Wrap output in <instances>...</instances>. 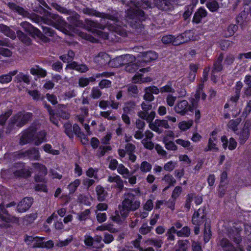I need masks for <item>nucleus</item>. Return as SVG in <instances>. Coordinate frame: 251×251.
Segmentation results:
<instances>
[{
  "label": "nucleus",
  "instance_id": "obj_58",
  "mask_svg": "<svg viewBox=\"0 0 251 251\" xmlns=\"http://www.w3.org/2000/svg\"><path fill=\"white\" fill-rule=\"evenodd\" d=\"M194 195L193 194H188L186 196V200L185 203V208L187 210L189 211L191 208V203L193 201Z\"/></svg>",
  "mask_w": 251,
  "mask_h": 251
},
{
  "label": "nucleus",
  "instance_id": "obj_64",
  "mask_svg": "<svg viewBox=\"0 0 251 251\" xmlns=\"http://www.w3.org/2000/svg\"><path fill=\"white\" fill-rule=\"evenodd\" d=\"M118 173L120 175H127L129 174L128 170L123 164H120L117 168Z\"/></svg>",
  "mask_w": 251,
  "mask_h": 251
},
{
  "label": "nucleus",
  "instance_id": "obj_57",
  "mask_svg": "<svg viewBox=\"0 0 251 251\" xmlns=\"http://www.w3.org/2000/svg\"><path fill=\"white\" fill-rule=\"evenodd\" d=\"M99 150H100V151H98V155L99 157H102L103 156L105 153L108 151H110L112 150V148L110 146H100L99 147Z\"/></svg>",
  "mask_w": 251,
  "mask_h": 251
},
{
  "label": "nucleus",
  "instance_id": "obj_14",
  "mask_svg": "<svg viewBox=\"0 0 251 251\" xmlns=\"http://www.w3.org/2000/svg\"><path fill=\"white\" fill-rule=\"evenodd\" d=\"M8 8L12 10L14 12L16 13L19 15L22 16L23 18H29L30 13L28 11L25 9L23 7L16 4L13 2H8L5 3Z\"/></svg>",
  "mask_w": 251,
  "mask_h": 251
},
{
  "label": "nucleus",
  "instance_id": "obj_5",
  "mask_svg": "<svg viewBox=\"0 0 251 251\" xmlns=\"http://www.w3.org/2000/svg\"><path fill=\"white\" fill-rule=\"evenodd\" d=\"M33 114L26 112L25 110H21L15 114L12 117L13 121L16 124V126L21 128L31 121Z\"/></svg>",
  "mask_w": 251,
  "mask_h": 251
},
{
  "label": "nucleus",
  "instance_id": "obj_4",
  "mask_svg": "<svg viewBox=\"0 0 251 251\" xmlns=\"http://www.w3.org/2000/svg\"><path fill=\"white\" fill-rule=\"evenodd\" d=\"M141 8H142L139 5V3H136L134 8L130 7L126 10V14L127 17L131 20V27L142 30L144 29V25L142 23L146 20L148 16Z\"/></svg>",
  "mask_w": 251,
  "mask_h": 251
},
{
  "label": "nucleus",
  "instance_id": "obj_36",
  "mask_svg": "<svg viewBox=\"0 0 251 251\" xmlns=\"http://www.w3.org/2000/svg\"><path fill=\"white\" fill-rule=\"evenodd\" d=\"M142 65H140V63L138 62L137 60H136V62L135 63H128L125 69L126 71L130 73H133L136 72L139 68L140 66H142Z\"/></svg>",
  "mask_w": 251,
  "mask_h": 251
},
{
  "label": "nucleus",
  "instance_id": "obj_9",
  "mask_svg": "<svg viewBox=\"0 0 251 251\" xmlns=\"http://www.w3.org/2000/svg\"><path fill=\"white\" fill-rule=\"evenodd\" d=\"M149 123V127L153 131L158 134H161L163 132V130L159 127H164L165 129L170 128L168 124V120L156 119L154 122H148Z\"/></svg>",
  "mask_w": 251,
  "mask_h": 251
},
{
  "label": "nucleus",
  "instance_id": "obj_52",
  "mask_svg": "<svg viewBox=\"0 0 251 251\" xmlns=\"http://www.w3.org/2000/svg\"><path fill=\"white\" fill-rule=\"evenodd\" d=\"M33 167L39 171V172L44 176L47 174V168L43 164L40 163H35L33 164Z\"/></svg>",
  "mask_w": 251,
  "mask_h": 251
},
{
  "label": "nucleus",
  "instance_id": "obj_41",
  "mask_svg": "<svg viewBox=\"0 0 251 251\" xmlns=\"http://www.w3.org/2000/svg\"><path fill=\"white\" fill-rule=\"evenodd\" d=\"M195 4H189L185 7V11L183 14V18L185 20L189 19L193 12Z\"/></svg>",
  "mask_w": 251,
  "mask_h": 251
},
{
  "label": "nucleus",
  "instance_id": "obj_51",
  "mask_svg": "<svg viewBox=\"0 0 251 251\" xmlns=\"http://www.w3.org/2000/svg\"><path fill=\"white\" fill-rule=\"evenodd\" d=\"M250 136V131L242 130L239 134V142L240 144H244Z\"/></svg>",
  "mask_w": 251,
  "mask_h": 251
},
{
  "label": "nucleus",
  "instance_id": "obj_34",
  "mask_svg": "<svg viewBox=\"0 0 251 251\" xmlns=\"http://www.w3.org/2000/svg\"><path fill=\"white\" fill-rule=\"evenodd\" d=\"M176 41V36L171 34L164 35L161 39V41L164 44H172L174 46H178L175 44Z\"/></svg>",
  "mask_w": 251,
  "mask_h": 251
},
{
  "label": "nucleus",
  "instance_id": "obj_35",
  "mask_svg": "<svg viewBox=\"0 0 251 251\" xmlns=\"http://www.w3.org/2000/svg\"><path fill=\"white\" fill-rule=\"evenodd\" d=\"M75 55L74 51L70 50L68 51L67 54L60 55L59 59L64 63L69 62L74 59Z\"/></svg>",
  "mask_w": 251,
  "mask_h": 251
},
{
  "label": "nucleus",
  "instance_id": "obj_40",
  "mask_svg": "<svg viewBox=\"0 0 251 251\" xmlns=\"http://www.w3.org/2000/svg\"><path fill=\"white\" fill-rule=\"evenodd\" d=\"M241 121L242 120L240 118H238L235 120H231L229 121L227 126L235 132L238 130V126L240 124Z\"/></svg>",
  "mask_w": 251,
  "mask_h": 251
},
{
  "label": "nucleus",
  "instance_id": "obj_11",
  "mask_svg": "<svg viewBox=\"0 0 251 251\" xmlns=\"http://www.w3.org/2000/svg\"><path fill=\"white\" fill-rule=\"evenodd\" d=\"M16 203L15 201L10 202L6 204L3 203L0 204V221L4 222L6 224L11 222L10 216L6 208L15 206Z\"/></svg>",
  "mask_w": 251,
  "mask_h": 251
},
{
  "label": "nucleus",
  "instance_id": "obj_42",
  "mask_svg": "<svg viewBox=\"0 0 251 251\" xmlns=\"http://www.w3.org/2000/svg\"><path fill=\"white\" fill-rule=\"evenodd\" d=\"M64 132L71 139H74L73 126L71 123H67L64 125Z\"/></svg>",
  "mask_w": 251,
  "mask_h": 251
},
{
  "label": "nucleus",
  "instance_id": "obj_16",
  "mask_svg": "<svg viewBox=\"0 0 251 251\" xmlns=\"http://www.w3.org/2000/svg\"><path fill=\"white\" fill-rule=\"evenodd\" d=\"M33 199L31 197H25L23 199L17 206V210L19 213L25 212L32 205Z\"/></svg>",
  "mask_w": 251,
  "mask_h": 251
},
{
  "label": "nucleus",
  "instance_id": "obj_12",
  "mask_svg": "<svg viewBox=\"0 0 251 251\" xmlns=\"http://www.w3.org/2000/svg\"><path fill=\"white\" fill-rule=\"evenodd\" d=\"M202 77L201 78V83L199 85L198 88L197 89L196 93L194 95V98H192L190 102L193 106L196 108L198 105V102L201 98L202 100H204V92L203 88H204V71L202 72Z\"/></svg>",
  "mask_w": 251,
  "mask_h": 251
},
{
  "label": "nucleus",
  "instance_id": "obj_28",
  "mask_svg": "<svg viewBox=\"0 0 251 251\" xmlns=\"http://www.w3.org/2000/svg\"><path fill=\"white\" fill-rule=\"evenodd\" d=\"M220 245L225 251H237V249L226 238H223L221 241Z\"/></svg>",
  "mask_w": 251,
  "mask_h": 251
},
{
  "label": "nucleus",
  "instance_id": "obj_56",
  "mask_svg": "<svg viewBox=\"0 0 251 251\" xmlns=\"http://www.w3.org/2000/svg\"><path fill=\"white\" fill-rule=\"evenodd\" d=\"M151 165L146 161H143L140 166V170L143 173L150 172L151 170Z\"/></svg>",
  "mask_w": 251,
  "mask_h": 251
},
{
  "label": "nucleus",
  "instance_id": "obj_39",
  "mask_svg": "<svg viewBox=\"0 0 251 251\" xmlns=\"http://www.w3.org/2000/svg\"><path fill=\"white\" fill-rule=\"evenodd\" d=\"M15 78L18 82H24L27 84H29L30 81L29 75L21 72L16 75Z\"/></svg>",
  "mask_w": 251,
  "mask_h": 251
},
{
  "label": "nucleus",
  "instance_id": "obj_48",
  "mask_svg": "<svg viewBox=\"0 0 251 251\" xmlns=\"http://www.w3.org/2000/svg\"><path fill=\"white\" fill-rule=\"evenodd\" d=\"M193 124V120L182 121L178 124V127L182 131H186L189 129Z\"/></svg>",
  "mask_w": 251,
  "mask_h": 251
},
{
  "label": "nucleus",
  "instance_id": "obj_3",
  "mask_svg": "<svg viewBox=\"0 0 251 251\" xmlns=\"http://www.w3.org/2000/svg\"><path fill=\"white\" fill-rule=\"evenodd\" d=\"M20 25L24 31L32 38L39 40L44 43H49L50 41V38L47 36L54 37L55 35V30L50 27L43 26V33H42L38 28L34 27L28 22H23Z\"/></svg>",
  "mask_w": 251,
  "mask_h": 251
},
{
  "label": "nucleus",
  "instance_id": "obj_33",
  "mask_svg": "<svg viewBox=\"0 0 251 251\" xmlns=\"http://www.w3.org/2000/svg\"><path fill=\"white\" fill-rule=\"evenodd\" d=\"M203 17L204 7L201 6L199 8V11L195 12L193 18L192 22L194 24H199L202 18H203Z\"/></svg>",
  "mask_w": 251,
  "mask_h": 251
},
{
  "label": "nucleus",
  "instance_id": "obj_54",
  "mask_svg": "<svg viewBox=\"0 0 251 251\" xmlns=\"http://www.w3.org/2000/svg\"><path fill=\"white\" fill-rule=\"evenodd\" d=\"M152 226H148L147 223H143L139 229V232L142 235H146L150 233L152 229Z\"/></svg>",
  "mask_w": 251,
  "mask_h": 251
},
{
  "label": "nucleus",
  "instance_id": "obj_62",
  "mask_svg": "<svg viewBox=\"0 0 251 251\" xmlns=\"http://www.w3.org/2000/svg\"><path fill=\"white\" fill-rule=\"evenodd\" d=\"M111 111H101L100 113V115L102 117L107 119L108 120H115L116 119V117L114 115L111 116Z\"/></svg>",
  "mask_w": 251,
  "mask_h": 251
},
{
  "label": "nucleus",
  "instance_id": "obj_8",
  "mask_svg": "<svg viewBox=\"0 0 251 251\" xmlns=\"http://www.w3.org/2000/svg\"><path fill=\"white\" fill-rule=\"evenodd\" d=\"M194 108L186 100L178 101L174 108L175 112L181 116L185 115L189 111L193 112Z\"/></svg>",
  "mask_w": 251,
  "mask_h": 251
},
{
  "label": "nucleus",
  "instance_id": "obj_22",
  "mask_svg": "<svg viewBox=\"0 0 251 251\" xmlns=\"http://www.w3.org/2000/svg\"><path fill=\"white\" fill-rule=\"evenodd\" d=\"M224 59L223 53H220L217 60L213 64V67L212 70V73L214 74L215 72H219L223 70V66L222 62Z\"/></svg>",
  "mask_w": 251,
  "mask_h": 251
},
{
  "label": "nucleus",
  "instance_id": "obj_1",
  "mask_svg": "<svg viewBox=\"0 0 251 251\" xmlns=\"http://www.w3.org/2000/svg\"><path fill=\"white\" fill-rule=\"evenodd\" d=\"M39 8L40 10L39 12L44 15L41 18L44 23L52 25L66 35L70 34V30L72 29L73 26L82 27L84 25V22L80 19V16L73 10L70 9V12L66 15L68 16L67 17L70 23L68 24L58 15L48 11L41 5Z\"/></svg>",
  "mask_w": 251,
  "mask_h": 251
},
{
  "label": "nucleus",
  "instance_id": "obj_53",
  "mask_svg": "<svg viewBox=\"0 0 251 251\" xmlns=\"http://www.w3.org/2000/svg\"><path fill=\"white\" fill-rule=\"evenodd\" d=\"M238 29V25L233 24H230L227 27V31L226 32V37H230L237 31Z\"/></svg>",
  "mask_w": 251,
  "mask_h": 251
},
{
  "label": "nucleus",
  "instance_id": "obj_61",
  "mask_svg": "<svg viewBox=\"0 0 251 251\" xmlns=\"http://www.w3.org/2000/svg\"><path fill=\"white\" fill-rule=\"evenodd\" d=\"M123 60V56H119L115 58L112 61V65L114 64V67H118L121 66L126 65V63H124Z\"/></svg>",
  "mask_w": 251,
  "mask_h": 251
},
{
  "label": "nucleus",
  "instance_id": "obj_25",
  "mask_svg": "<svg viewBox=\"0 0 251 251\" xmlns=\"http://www.w3.org/2000/svg\"><path fill=\"white\" fill-rule=\"evenodd\" d=\"M16 35L19 39L24 44L29 46L31 44V39L25 33L20 30L16 31Z\"/></svg>",
  "mask_w": 251,
  "mask_h": 251
},
{
  "label": "nucleus",
  "instance_id": "obj_43",
  "mask_svg": "<svg viewBox=\"0 0 251 251\" xmlns=\"http://www.w3.org/2000/svg\"><path fill=\"white\" fill-rule=\"evenodd\" d=\"M51 5L54 9L56 10L57 11L65 15H67L68 12H70V9H68L65 7L62 6L57 3L52 2Z\"/></svg>",
  "mask_w": 251,
  "mask_h": 251
},
{
  "label": "nucleus",
  "instance_id": "obj_46",
  "mask_svg": "<svg viewBox=\"0 0 251 251\" xmlns=\"http://www.w3.org/2000/svg\"><path fill=\"white\" fill-rule=\"evenodd\" d=\"M188 243V240H179L177 242L178 248L176 251H187Z\"/></svg>",
  "mask_w": 251,
  "mask_h": 251
},
{
  "label": "nucleus",
  "instance_id": "obj_38",
  "mask_svg": "<svg viewBox=\"0 0 251 251\" xmlns=\"http://www.w3.org/2000/svg\"><path fill=\"white\" fill-rule=\"evenodd\" d=\"M163 142L165 145V148L167 150L175 151L177 150V147L175 143L172 141H168L167 137L163 138Z\"/></svg>",
  "mask_w": 251,
  "mask_h": 251
},
{
  "label": "nucleus",
  "instance_id": "obj_44",
  "mask_svg": "<svg viewBox=\"0 0 251 251\" xmlns=\"http://www.w3.org/2000/svg\"><path fill=\"white\" fill-rule=\"evenodd\" d=\"M80 184V180L75 179L73 182H71L68 186L70 194H72L76 191Z\"/></svg>",
  "mask_w": 251,
  "mask_h": 251
},
{
  "label": "nucleus",
  "instance_id": "obj_13",
  "mask_svg": "<svg viewBox=\"0 0 251 251\" xmlns=\"http://www.w3.org/2000/svg\"><path fill=\"white\" fill-rule=\"evenodd\" d=\"M19 158L27 157L30 160H39L40 158V154L39 150L37 148H32L24 151L19 153Z\"/></svg>",
  "mask_w": 251,
  "mask_h": 251
},
{
  "label": "nucleus",
  "instance_id": "obj_37",
  "mask_svg": "<svg viewBox=\"0 0 251 251\" xmlns=\"http://www.w3.org/2000/svg\"><path fill=\"white\" fill-rule=\"evenodd\" d=\"M12 110L8 109L0 115V125L3 126L5 125L7 119L11 116Z\"/></svg>",
  "mask_w": 251,
  "mask_h": 251
},
{
  "label": "nucleus",
  "instance_id": "obj_59",
  "mask_svg": "<svg viewBox=\"0 0 251 251\" xmlns=\"http://www.w3.org/2000/svg\"><path fill=\"white\" fill-rule=\"evenodd\" d=\"M38 247L47 249H51L54 247V243L52 240H50L46 242H42Z\"/></svg>",
  "mask_w": 251,
  "mask_h": 251
},
{
  "label": "nucleus",
  "instance_id": "obj_60",
  "mask_svg": "<svg viewBox=\"0 0 251 251\" xmlns=\"http://www.w3.org/2000/svg\"><path fill=\"white\" fill-rule=\"evenodd\" d=\"M73 134H75L78 137H81V135H84V133L81 131V128L77 124H75L73 126Z\"/></svg>",
  "mask_w": 251,
  "mask_h": 251
},
{
  "label": "nucleus",
  "instance_id": "obj_27",
  "mask_svg": "<svg viewBox=\"0 0 251 251\" xmlns=\"http://www.w3.org/2000/svg\"><path fill=\"white\" fill-rule=\"evenodd\" d=\"M162 180L168 184V186L165 187L164 191L167 190L170 187L174 186L176 182L173 176L170 174H166L162 178Z\"/></svg>",
  "mask_w": 251,
  "mask_h": 251
},
{
  "label": "nucleus",
  "instance_id": "obj_26",
  "mask_svg": "<svg viewBox=\"0 0 251 251\" xmlns=\"http://www.w3.org/2000/svg\"><path fill=\"white\" fill-rule=\"evenodd\" d=\"M96 191L98 201L100 202L104 201L107 196V192L104 188L101 185H99L96 187Z\"/></svg>",
  "mask_w": 251,
  "mask_h": 251
},
{
  "label": "nucleus",
  "instance_id": "obj_21",
  "mask_svg": "<svg viewBox=\"0 0 251 251\" xmlns=\"http://www.w3.org/2000/svg\"><path fill=\"white\" fill-rule=\"evenodd\" d=\"M46 136L47 132L44 130L36 132L34 137L35 145L38 146L42 143L46 142Z\"/></svg>",
  "mask_w": 251,
  "mask_h": 251
},
{
  "label": "nucleus",
  "instance_id": "obj_10",
  "mask_svg": "<svg viewBox=\"0 0 251 251\" xmlns=\"http://www.w3.org/2000/svg\"><path fill=\"white\" fill-rule=\"evenodd\" d=\"M158 54L154 51L149 50L143 52L138 57L137 61L140 63L141 65L144 66V63L151 62L158 58Z\"/></svg>",
  "mask_w": 251,
  "mask_h": 251
},
{
  "label": "nucleus",
  "instance_id": "obj_17",
  "mask_svg": "<svg viewBox=\"0 0 251 251\" xmlns=\"http://www.w3.org/2000/svg\"><path fill=\"white\" fill-rule=\"evenodd\" d=\"M193 37V33L191 30H186L182 33L176 36V41L175 42V44L178 46L187 43L191 40Z\"/></svg>",
  "mask_w": 251,
  "mask_h": 251
},
{
  "label": "nucleus",
  "instance_id": "obj_45",
  "mask_svg": "<svg viewBox=\"0 0 251 251\" xmlns=\"http://www.w3.org/2000/svg\"><path fill=\"white\" fill-rule=\"evenodd\" d=\"M191 234V229L188 226H185L178 231L177 236L181 237H188Z\"/></svg>",
  "mask_w": 251,
  "mask_h": 251
},
{
  "label": "nucleus",
  "instance_id": "obj_24",
  "mask_svg": "<svg viewBox=\"0 0 251 251\" xmlns=\"http://www.w3.org/2000/svg\"><path fill=\"white\" fill-rule=\"evenodd\" d=\"M156 6L160 9L167 11L170 9L172 3L170 0H154Z\"/></svg>",
  "mask_w": 251,
  "mask_h": 251
},
{
  "label": "nucleus",
  "instance_id": "obj_6",
  "mask_svg": "<svg viewBox=\"0 0 251 251\" xmlns=\"http://www.w3.org/2000/svg\"><path fill=\"white\" fill-rule=\"evenodd\" d=\"M141 110L137 113V116L142 120H145L147 122H152L155 117L156 113L154 111H151L149 113V111L152 109L151 104L143 101L141 103Z\"/></svg>",
  "mask_w": 251,
  "mask_h": 251
},
{
  "label": "nucleus",
  "instance_id": "obj_47",
  "mask_svg": "<svg viewBox=\"0 0 251 251\" xmlns=\"http://www.w3.org/2000/svg\"><path fill=\"white\" fill-rule=\"evenodd\" d=\"M160 92L164 93H174L175 89L172 87V81H169L167 84L160 88Z\"/></svg>",
  "mask_w": 251,
  "mask_h": 251
},
{
  "label": "nucleus",
  "instance_id": "obj_2",
  "mask_svg": "<svg viewBox=\"0 0 251 251\" xmlns=\"http://www.w3.org/2000/svg\"><path fill=\"white\" fill-rule=\"evenodd\" d=\"M140 190L139 188L131 189L125 193L122 205H119L120 213L122 217H127L130 212L135 211L140 207Z\"/></svg>",
  "mask_w": 251,
  "mask_h": 251
},
{
  "label": "nucleus",
  "instance_id": "obj_49",
  "mask_svg": "<svg viewBox=\"0 0 251 251\" xmlns=\"http://www.w3.org/2000/svg\"><path fill=\"white\" fill-rule=\"evenodd\" d=\"M147 243L150 245L153 246L156 249H159L162 246L163 241L161 239L151 238L147 240Z\"/></svg>",
  "mask_w": 251,
  "mask_h": 251
},
{
  "label": "nucleus",
  "instance_id": "obj_18",
  "mask_svg": "<svg viewBox=\"0 0 251 251\" xmlns=\"http://www.w3.org/2000/svg\"><path fill=\"white\" fill-rule=\"evenodd\" d=\"M204 207L195 211L193 215L192 222L193 225L200 226L204 222Z\"/></svg>",
  "mask_w": 251,
  "mask_h": 251
},
{
  "label": "nucleus",
  "instance_id": "obj_50",
  "mask_svg": "<svg viewBox=\"0 0 251 251\" xmlns=\"http://www.w3.org/2000/svg\"><path fill=\"white\" fill-rule=\"evenodd\" d=\"M91 211L89 209H85L84 211L78 214V220L80 221H85L90 217Z\"/></svg>",
  "mask_w": 251,
  "mask_h": 251
},
{
  "label": "nucleus",
  "instance_id": "obj_55",
  "mask_svg": "<svg viewBox=\"0 0 251 251\" xmlns=\"http://www.w3.org/2000/svg\"><path fill=\"white\" fill-rule=\"evenodd\" d=\"M206 6L212 12L216 11L219 8V4L214 0L207 2Z\"/></svg>",
  "mask_w": 251,
  "mask_h": 251
},
{
  "label": "nucleus",
  "instance_id": "obj_31",
  "mask_svg": "<svg viewBox=\"0 0 251 251\" xmlns=\"http://www.w3.org/2000/svg\"><path fill=\"white\" fill-rule=\"evenodd\" d=\"M82 11L85 15L89 16H95L100 18L101 16V12L96 10V9L88 7H84L82 9Z\"/></svg>",
  "mask_w": 251,
  "mask_h": 251
},
{
  "label": "nucleus",
  "instance_id": "obj_30",
  "mask_svg": "<svg viewBox=\"0 0 251 251\" xmlns=\"http://www.w3.org/2000/svg\"><path fill=\"white\" fill-rule=\"evenodd\" d=\"M8 43L3 40H0V54L5 57H10L12 55V52L7 48H3L2 47H7Z\"/></svg>",
  "mask_w": 251,
  "mask_h": 251
},
{
  "label": "nucleus",
  "instance_id": "obj_29",
  "mask_svg": "<svg viewBox=\"0 0 251 251\" xmlns=\"http://www.w3.org/2000/svg\"><path fill=\"white\" fill-rule=\"evenodd\" d=\"M17 72V70H14L9 72L7 74L0 75V83L4 84L10 82L12 80V76L16 75Z\"/></svg>",
  "mask_w": 251,
  "mask_h": 251
},
{
  "label": "nucleus",
  "instance_id": "obj_23",
  "mask_svg": "<svg viewBox=\"0 0 251 251\" xmlns=\"http://www.w3.org/2000/svg\"><path fill=\"white\" fill-rule=\"evenodd\" d=\"M217 132L214 130L211 133L212 137L210 138L208 141V144L207 148H205V151H218V148L216 147V144L214 142V141L216 140V137H215Z\"/></svg>",
  "mask_w": 251,
  "mask_h": 251
},
{
  "label": "nucleus",
  "instance_id": "obj_7",
  "mask_svg": "<svg viewBox=\"0 0 251 251\" xmlns=\"http://www.w3.org/2000/svg\"><path fill=\"white\" fill-rule=\"evenodd\" d=\"M37 128L35 126H30L24 130L20 137L19 143L21 146H24L34 141V137Z\"/></svg>",
  "mask_w": 251,
  "mask_h": 251
},
{
  "label": "nucleus",
  "instance_id": "obj_15",
  "mask_svg": "<svg viewBox=\"0 0 251 251\" xmlns=\"http://www.w3.org/2000/svg\"><path fill=\"white\" fill-rule=\"evenodd\" d=\"M82 27L85 28L88 31L94 33H102L99 29H102V25L97 21H92L88 19L85 20L84 25Z\"/></svg>",
  "mask_w": 251,
  "mask_h": 251
},
{
  "label": "nucleus",
  "instance_id": "obj_63",
  "mask_svg": "<svg viewBox=\"0 0 251 251\" xmlns=\"http://www.w3.org/2000/svg\"><path fill=\"white\" fill-rule=\"evenodd\" d=\"M182 192V188L180 186H176L172 192V198L174 200L176 199L180 195Z\"/></svg>",
  "mask_w": 251,
  "mask_h": 251
},
{
  "label": "nucleus",
  "instance_id": "obj_32",
  "mask_svg": "<svg viewBox=\"0 0 251 251\" xmlns=\"http://www.w3.org/2000/svg\"><path fill=\"white\" fill-rule=\"evenodd\" d=\"M14 176L17 177L27 178L31 176L30 172L25 168L16 170L13 172Z\"/></svg>",
  "mask_w": 251,
  "mask_h": 251
},
{
  "label": "nucleus",
  "instance_id": "obj_19",
  "mask_svg": "<svg viewBox=\"0 0 251 251\" xmlns=\"http://www.w3.org/2000/svg\"><path fill=\"white\" fill-rule=\"evenodd\" d=\"M228 237L238 245L237 248L240 251H244L243 247L239 245L242 241V238L239 231L236 229L235 230L232 229L228 233Z\"/></svg>",
  "mask_w": 251,
  "mask_h": 251
},
{
  "label": "nucleus",
  "instance_id": "obj_20",
  "mask_svg": "<svg viewBox=\"0 0 251 251\" xmlns=\"http://www.w3.org/2000/svg\"><path fill=\"white\" fill-rule=\"evenodd\" d=\"M109 55L105 52H100L95 58V62L100 67H103L108 64L110 61Z\"/></svg>",
  "mask_w": 251,
  "mask_h": 251
}]
</instances>
